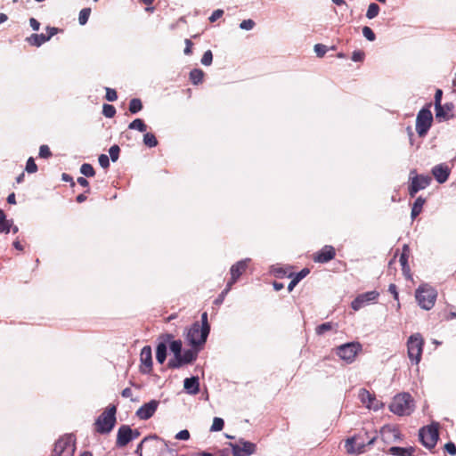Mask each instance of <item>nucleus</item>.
Here are the masks:
<instances>
[{
	"instance_id": "20",
	"label": "nucleus",
	"mask_w": 456,
	"mask_h": 456,
	"mask_svg": "<svg viewBox=\"0 0 456 456\" xmlns=\"http://www.w3.org/2000/svg\"><path fill=\"white\" fill-rule=\"evenodd\" d=\"M336 256L335 248L332 246L326 245L314 256V261L316 263H328L332 260Z\"/></svg>"
},
{
	"instance_id": "47",
	"label": "nucleus",
	"mask_w": 456,
	"mask_h": 456,
	"mask_svg": "<svg viewBox=\"0 0 456 456\" xmlns=\"http://www.w3.org/2000/svg\"><path fill=\"white\" fill-rule=\"evenodd\" d=\"M328 48L326 45L322 44H316L314 45V52L318 57H323L327 53Z\"/></svg>"
},
{
	"instance_id": "5",
	"label": "nucleus",
	"mask_w": 456,
	"mask_h": 456,
	"mask_svg": "<svg viewBox=\"0 0 456 456\" xmlns=\"http://www.w3.org/2000/svg\"><path fill=\"white\" fill-rule=\"evenodd\" d=\"M419 437L421 444L427 449L434 448L439 438L438 424L432 423L429 426L421 428L419 431Z\"/></svg>"
},
{
	"instance_id": "50",
	"label": "nucleus",
	"mask_w": 456,
	"mask_h": 456,
	"mask_svg": "<svg viewBox=\"0 0 456 456\" xmlns=\"http://www.w3.org/2000/svg\"><path fill=\"white\" fill-rule=\"evenodd\" d=\"M98 161L102 168H108L110 167V158L105 154H101Z\"/></svg>"
},
{
	"instance_id": "13",
	"label": "nucleus",
	"mask_w": 456,
	"mask_h": 456,
	"mask_svg": "<svg viewBox=\"0 0 456 456\" xmlns=\"http://www.w3.org/2000/svg\"><path fill=\"white\" fill-rule=\"evenodd\" d=\"M379 293L376 290L368 291L358 295L351 303V307L354 311L360 310L362 307L377 301Z\"/></svg>"
},
{
	"instance_id": "18",
	"label": "nucleus",
	"mask_w": 456,
	"mask_h": 456,
	"mask_svg": "<svg viewBox=\"0 0 456 456\" xmlns=\"http://www.w3.org/2000/svg\"><path fill=\"white\" fill-rule=\"evenodd\" d=\"M442 95L443 91L441 89H437L435 94V110H436V118H445V114L444 113V109H446L449 111H452L453 104L452 103H445L442 105Z\"/></svg>"
},
{
	"instance_id": "58",
	"label": "nucleus",
	"mask_w": 456,
	"mask_h": 456,
	"mask_svg": "<svg viewBox=\"0 0 456 456\" xmlns=\"http://www.w3.org/2000/svg\"><path fill=\"white\" fill-rule=\"evenodd\" d=\"M29 24H30V27L32 28L33 30H35V31L39 30L40 23L35 18H30L29 19Z\"/></svg>"
},
{
	"instance_id": "53",
	"label": "nucleus",
	"mask_w": 456,
	"mask_h": 456,
	"mask_svg": "<svg viewBox=\"0 0 456 456\" xmlns=\"http://www.w3.org/2000/svg\"><path fill=\"white\" fill-rule=\"evenodd\" d=\"M223 14H224V11L222 9H216L212 12V14L210 15L208 20L210 22H215L219 18H221L223 16Z\"/></svg>"
},
{
	"instance_id": "29",
	"label": "nucleus",
	"mask_w": 456,
	"mask_h": 456,
	"mask_svg": "<svg viewBox=\"0 0 456 456\" xmlns=\"http://www.w3.org/2000/svg\"><path fill=\"white\" fill-rule=\"evenodd\" d=\"M128 128L131 130H137L139 132H145L147 130V126L142 119L135 118L128 125Z\"/></svg>"
},
{
	"instance_id": "51",
	"label": "nucleus",
	"mask_w": 456,
	"mask_h": 456,
	"mask_svg": "<svg viewBox=\"0 0 456 456\" xmlns=\"http://www.w3.org/2000/svg\"><path fill=\"white\" fill-rule=\"evenodd\" d=\"M175 439L187 441L190 439V432L187 429H183L175 435Z\"/></svg>"
},
{
	"instance_id": "11",
	"label": "nucleus",
	"mask_w": 456,
	"mask_h": 456,
	"mask_svg": "<svg viewBox=\"0 0 456 456\" xmlns=\"http://www.w3.org/2000/svg\"><path fill=\"white\" fill-rule=\"evenodd\" d=\"M233 456H250L255 453L256 445L251 442L240 439L236 443H229Z\"/></svg>"
},
{
	"instance_id": "46",
	"label": "nucleus",
	"mask_w": 456,
	"mask_h": 456,
	"mask_svg": "<svg viewBox=\"0 0 456 456\" xmlns=\"http://www.w3.org/2000/svg\"><path fill=\"white\" fill-rule=\"evenodd\" d=\"M105 90H106L105 98L108 102H114L117 100L118 94H117L116 90L110 88V87H106Z\"/></svg>"
},
{
	"instance_id": "57",
	"label": "nucleus",
	"mask_w": 456,
	"mask_h": 456,
	"mask_svg": "<svg viewBox=\"0 0 456 456\" xmlns=\"http://www.w3.org/2000/svg\"><path fill=\"white\" fill-rule=\"evenodd\" d=\"M46 31L48 33V35H46V37H49V40H50L54 35H56L58 33L59 29L54 27L47 26Z\"/></svg>"
},
{
	"instance_id": "2",
	"label": "nucleus",
	"mask_w": 456,
	"mask_h": 456,
	"mask_svg": "<svg viewBox=\"0 0 456 456\" xmlns=\"http://www.w3.org/2000/svg\"><path fill=\"white\" fill-rule=\"evenodd\" d=\"M389 409L399 416L410 415L414 410L412 397L408 393L395 395L389 405Z\"/></svg>"
},
{
	"instance_id": "12",
	"label": "nucleus",
	"mask_w": 456,
	"mask_h": 456,
	"mask_svg": "<svg viewBox=\"0 0 456 456\" xmlns=\"http://www.w3.org/2000/svg\"><path fill=\"white\" fill-rule=\"evenodd\" d=\"M199 349L191 348L185 350L178 359H170L168 361V367L171 369H179L184 364L191 363L198 356Z\"/></svg>"
},
{
	"instance_id": "10",
	"label": "nucleus",
	"mask_w": 456,
	"mask_h": 456,
	"mask_svg": "<svg viewBox=\"0 0 456 456\" xmlns=\"http://www.w3.org/2000/svg\"><path fill=\"white\" fill-rule=\"evenodd\" d=\"M410 178L411 180L409 186V194L411 197H414L419 191L428 187L431 182V178L428 175H416L415 170L411 171Z\"/></svg>"
},
{
	"instance_id": "63",
	"label": "nucleus",
	"mask_w": 456,
	"mask_h": 456,
	"mask_svg": "<svg viewBox=\"0 0 456 456\" xmlns=\"http://www.w3.org/2000/svg\"><path fill=\"white\" fill-rule=\"evenodd\" d=\"M77 183L82 187H88V185H89L88 181L85 177H78L77 178Z\"/></svg>"
},
{
	"instance_id": "3",
	"label": "nucleus",
	"mask_w": 456,
	"mask_h": 456,
	"mask_svg": "<svg viewBox=\"0 0 456 456\" xmlns=\"http://www.w3.org/2000/svg\"><path fill=\"white\" fill-rule=\"evenodd\" d=\"M415 297L421 308L430 310L436 303L437 292L434 288L423 285L417 289Z\"/></svg>"
},
{
	"instance_id": "64",
	"label": "nucleus",
	"mask_w": 456,
	"mask_h": 456,
	"mask_svg": "<svg viewBox=\"0 0 456 456\" xmlns=\"http://www.w3.org/2000/svg\"><path fill=\"white\" fill-rule=\"evenodd\" d=\"M121 395H122L123 397L128 398V397L132 396L133 393H132V390L129 387H126V388H125L122 391Z\"/></svg>"
},
{
	"instance_id": "36",
	"label": "nucleus",
	"mask_w": 456,
	"mask_h": 456,
	"mask_svg": "<svg viewBox=\"0 0 456 456\" xmlns=\"http://www.w3.org/2000/svg\"><path fill=\"white\" fill-rule=\"evenodd\" d=\"M224 421L222 418L215 417L213 419V424L210 428L211 432L221 431L224 428Z\"/></svg>"
},
{
	"instance_id": "25",
	"label": "nucleus",
	"mask_w": 456,
	"mask_h": 456,
	"mask_svg": "<svg viewBox=\"0 0 456 456\" xmlns=\"http://www.w3.org/2000/svg\"><path fill=\"white\" fill-rule=\"evenodd\" d=\"M26 40L30 45L39 47L49 41V37H46L45 34H32Z\"/></svg>"
},
{
	"instance_id": "37",
	"label": "nucleus",
	"mask_w": 456,
	"mask_h": 456,
	"mask_svg": "<svg viewBox=\"0 0 456 456\" xmlns=\"http://www.w3.org/2000/svg\"><path fill=\"white\" fill-rule=\"evenodd\" d=\"M90 13H91L90 8H84L80 11L79 16H78V22L80 25H85L87 22Z\"/></svg>"
},
{
	"instance_id": "26",
	"label": "nucleus",
	"mask_w": 456,
	"mask_h": 456,
	"mask_svg": "<svg viewBox=\"0 0 456 456\" xmlns=\"http://www.w3.org/2000/svg\"><path fill=\"white\" fill-rule=\"evenodd\" d=\"M167 358V345L166 341L158 344L156 348V359L158 362L162 364Z\"/></svg>"
},
{
	"instance_id": "35",
	"label": "nucleus",
	"mask_w": 456,
	"mask_h": 456,
	"mask_svg": "<svg viewBox=\"0 0 456 456\" xmlns=\"http://www.w3.org/2000/svg\"><path fill=\"white\" fill-rule=\"evenodd\" d=\"M80 173L86 177H92L95 175L93 166L88 163H85L81 166Z\"/></svg>"
},
{
	"instance_id": "17",
	"label": "nucleus",
	"mask_w": 456,
	"mask_h": 456,
	"mask_svg": "<svg viewBox=\"0 0 456 456\" xmlns=\"http://www.w3.org/2000/svg\"><path fill=\"white\" fill-rule=\"evenodd\" d=\"M133 433L134 430L129 426L122 425L118 430L117 445L118 447L126 446L129 442L134 440Z\"/></svg>"
},
{
	"instance_id": "52",
	"label": "nucleus",
	"mask_w": 456,
	"mask_h": 456,
	"mask_svg": "<svg viewBox=\"0 0 456 456\" xmlns=\"http://www.w3.org/2000/svg\"><path fill=\"white\" fill-rule=\"evenodd\" d=\"M310 273L308 268H304L300 272L295 274L293 279L298 283L302 279H304Z\"/></svg>"
},
{
	"instance_id": "9",
	"label": "nucleus",
	"mask_w": 456,
	"mask_h": 456,
	"mask_svg": "<svg viewBox=\"0 0 456 456\" xmlns=\"http://www.w3.org/2000/svg\"><path fill=\"white\" fill-rule=\"evenodd\" d=\"M360 350L361 345L359 343L350 342L338 346L336 354L346 362H352Z\"/></svg>"
},
{
	"instance_id": "30",
	"label": "nucleus",
	"mask_w": 456,
	"mask_h": 456,
	"mask_svg": "<svg viewBox=\"0 0 456 456\" xmlns=\"http://www.w3.org/2000/svg\"><path fill=\"white\" fill-rule=\"evenodd\" d=\"M204 72L200 69H194L190 72V79L193 85L202 82Z\"/></svg>"
},
{
	"instance_id": "60",
	"label": "nucleus",
	"mask_w": 456,
	"mask_h": 456,
	"mask_svg": "<svg viewBox=\"0 0 456 456\" xmlns=\"http://www.w3.org/2000/svg\"><path fill=\"white\" fill-rule=\"evenodd\" d=\"M273 273L277 276V277H283L284 275H286V272L283 270L282 267H273Z\"/></svg>"
},
{
	"instance_id": "41",
	"label": "nucleus",
	"mask_w": 456,
	"mask_h": 456,
	"mask_svg": "<svg viewBox=\"0 0 456 456\" xmlns=\"http://www.w3.org/2000/svg\"><path fill=\"white\" fill-rule=\"evenodd\" d=\"M332 329V323L331 322H324L320 325H318L315 329L317 335H323L325 332L330 330Z\"/></svg>"
},
{
	"instance_id": "54",
	"label": "nucleus",
	"mask_w": 456,
	"mask_h": 456,
	"mask_svg": "<svg viewBox=\"0 0 456 456\" xmlns=\"http://www.w3.org/2000/svg\"><path fill=\"white\" fill-rule=\"evenodd\" d=\"M383 432L384 433H386V432L391 433L393 437L395 438V440L400 438V433H399L398 429H396L395 428L385 427V428H383Z\"/></svg>"
},
{
	"instance_id": "27",
	"label": "nucleus",
	"mask_w": 456,
	"mask_h": 456,
	"mask_svg": "<svg viewBox=\"0 0 456 456\" xmlns=\"http://www.w3.org/2000/svg\"><path fill=\"white\" fill-rule=\"evenodd\" d=\"M425 204V199L419 197L416 199L411 208V217L415 219L422 211L423 205Z\"/></svg>"
},
{
	"instance_id": "38",
	"label": "nucleus",
	"mask_w": 456,
	"mask_h": 456,
	"mask_svg": "<svg viewBox=\"0 0 456 456\" xmlns=\"http://www.w3.org/2000/svg\"><path fill=\"white\" fill-rule=\"evenodd\" d=\"M102 114L106 117V118H113L116 114V109L113 105H110V104H103L102 106Z\"/></svg>"
},
{
	"instance_id": "45",
	"label": "nucleus",
	"mask_w": 456,
	"mask_h": 456,
	"mask_svg": "<svg viewBox=\"0 0 456 456\" xmlns=\"http://www.w3.org/2000/svg\"><path fill=\"white\" fill-rule=\"evenodd\" d=\"M26 171L29 174L36 173L37 171V166L32 157L28 158L26 164Z\"/></svg>"
},
{
	"instance_id": "32",
	"label": "nucleus",
	"mask_w": 456,
	"mask_h": 456,
	"mask_svg": "<svg viewBox=\"0 0 456 456\" xmlns=\"http://www.w3.org/2000/svg\"><path fill=\"white\" fill-rule=\"evenodd\" d=\"M143 143L150 148H153L158 145V140L154 134L146 133L143 135Z\"/></svg>"
},
{
	"instance_id": "24",
	"label": "nucleus",
	"mask_w": 456,
	"mask_h": 456,
	"mask_svg": "<svg viewBox=\"0 0 456 456\" xmlns=\"http://www.w3.org/2000/svg\"><path fill=\"white\" fill-rule=\"evenodd\" d=\"M389 453L394 456H414L415 448L410 447H399L392 446L388 450Z\"/></svg>"
},
{
	"instance_id": "8",
	"label": "nucleus",
	"mask_w": 456,
	"mask_h": 456,
	"mask_svg": "<svg viewBox=\"0 0 456 456\" xmlns=\"http://www.w3.org/2000/svg\"><path fill=\"white\" fill-rule=\"evenodd\" d=\"M364 436H368L367 442L363 440L362 434L355 435L353 437L348 438L346 440V449L348 453H361L363 452V448L366 445L373 444L375 440L377 439L376 435L370 437L367 432L364 433Z\"/></svg>"
},
{
	"instance_id": "21",
	"label": "nucleus",
	"mask_w": 456,
	"mask_h": 456,
	"mask_svg": "<svg viewBox=\"0 0 456 456\" xmlns=\"http://www.w3.org/2000/svg\"><path fill=\"white\" fill-rule=\"evenodd\" d=\"M358 396L361 402L365 404L367 408L373 409L374 411L379 409V402L368 390L364 388L360 389Z\"/></svg>"
},
{
	"instance_id": "61",
	"label": "nucleus",
	"mask_w": 456,
	"mask_h": 456,
	"mask_svg": "<svg viewBox=\"0 0 456 456\" xmlns=\"http://www.w3.org/2000/svg\"><path fill=\"white\" fill-rule=\"evenodd\" d=\"M388 291L394 296L395 299H398L397 289L395 284H390L388 287Z\"/></svg>"
},
{
	"instance_id": "34",
	"label": "nucleus",
	"mask_w": 456,
	"mask_h": 456,
	"mask_svg": "<svg viewBox=\"0 0 456 456\" xmlns=\"http://www.w3.org/2000/svg\"><path fill=\"white\" fill-rule=\"evenodd\" d=\"M379 10V6L377 4H370L366 12V17L370 20L374 19L375 17L378 16Z\"/></svg>"
},
{
	"instance_id": "23",
	"label": "nucleus",
	"mask_w": 456,
	"mask_h": 456,
	"mask_svg": "<svg viewBox=\"0 0 456 456\" xmlns=\"http://www.w3.org/2000/svg\"><path fill=\"white\" fill-rule=\"evenodd\" d=\"M184 389L190 395H197L200 392V381L198 377L186 378L183 380Z\"/></svg>"
},
{
	"instance_id": "22",
	"label": "nucleus",
	"mask_w": 456,
	"mask_h": 456,
	"mask_svg": "<svg viewBox=\"0 0 456 456\" xmlns=\"http://www.w3.org/2000/svg\"><path fill=\"white\" fill-rule=\"evenodd\" d=\"M250 262V258H245L232 265L230 268L231 276H234V279H239L240 276L247 270Z\"/></svg>"
},
{
	"instance_id": "15",
	"label": "nucleus",
	"mask_w": 456,
	"mask_h": 456,
	"mask_svg": "<svg viewBox=\"0 0 456 456\" xmlns=\"http://www.w3.org/2000/svg\"><path fill=\"white\" fill-rule=\"evenodd\" d=\"M159 405V401L158 400H151L150 402L144 403L142 405L137 411H136V416L142 420H147L150 418H151L155 411H157L158 407Z\"/></svg>"
},
{
	"instance_id": "39",
	"label": "nucleus",
	"mask_w": 456,
	"mask_h": 456,
	"mask_svg": "<svg viewBox=\"0 0 456 456\" xmlns=\"http://www.w3.org/2000/svg\"><path fill=\"white\" fill-rule=\"evenodd\" d=\"M409 253H410L409 246L404 244L403 247V252L401 253V256L399 258V262H400L401 265H406V264H408Z\"/></svg>"
},
{
	"instance_id": "6",
	"label": "nucleus",
	"mask_w": 456,
	"mask_h": 456,
	"mask_svg": "<svg viewBox=\"0 0 456 456\" xmlns=\"http://www.w3.org/2000/svg\"><path fill=\"white\" fill-rule=\"evenodd\" d=\"M429 107L430 105L422 108L417 114L416 132L419 137L426 136L433 123V115Z\"/></svg>"
},
{
	"instance_id": "33",
	"label": "nucleus",
	"mask_w": 456,
	"mask_h": 456,
	"mask_svg": "<svg viewBox=\"0 0 456 456\" xmlns=\"http://www.w3.org/2000/svg\"><path fill=\"white\" fill-rule=\"evenodd\" d=\"M142 101L138 98H133L129 102V111L132 114H135L142 110Z\"/></svg>"
},
{
	"instance_id": "44",
	"label": "nucleus",
	"mask_w": 456,
	"mask_h": 456,
	"mask_svg": "<svg viewBox=\"0 0 456 456\" xmlns=\"http://www.w3.org/2000/svg\"><path fill=\"white\" fill-rule=\"evenodd\" d=\"M212 61H213L212 52L210 50L206 51L201 58V61H200L202 65L209 66V65H211Z\"/></svg>"
},
{
	"instance_id": "43",
	"label": "nucleus",
	"mask_w": 456,
	"mask_h": 456,
	"mask_svg": "<svg viewBox=\"0 0 456 456\" xmlns=\"http://www.w3.org/2000/svg\"><path fill=\"white\" fill-rule=\"evenodd\" d=\"M362 35L367 40L370 42L376 39L375 33L370 27L365 26L362 28Z\"/></svg>"
},
{
	"instance_id": "4",
	"label": "nucleus",
	"mask_w": 456,
	"mask_h": 456,
	"mask_svg": "<svg viewBox=\"0 0 456 456\" xmlns=\"http://www.w3.org/2000/svg\"><path fill=\"white\" fill-rule=\"evenodd\" d=\"M423 346L424 340L419 333H414L409 337L407 341L408 357L415 364L420 362Z\"/></svg>"
},
{
	"instance_id": "31",
	"label": "nucleus",
	"mask_w": 456,
	"mask_h": 456,
	"mask_svg": "<svg viewBox=\"0 0 456 456\" xmlns=\"http://www.w3.org/2000/svg\"><path fill=\"white\" fill-rule=\"evenodd\" d=\"M200 328L203 329V334H202V338H203V340L205 338H208V336L209 334V331H210V326L208 322V313L207 312H204L202 314H201V325H200Z\"/></svg>"
},
{
	"instance_id": "19",
	"label": "nucleus",
	"mask_w": 456,
	"mask_h": 456,
	"mask_svg": "<svg viewBox=\"0 0 456 456\" xmlns=\"http://www.w3.org/2000/svg\"><path fill=\"white\" fill-rule=\"evenodd\" d=\"M450 168L445 163H441L433 167L431 173L437 183H444L450 175Z\"/></svg>"
},
{
	"instance_id": "62",
	"label": "nucleus",
	"mask_w": 456,
	"mask_h": 456,
	"mask_svg": "<svg viewBox=\"0 0 456 456\" xmlns=\"http://www.w3.org/2000/svg\"><path fill=\"white\" fill-rule=\"evenodd\" d=\"M227 294L224 293V291L223 290L219 296L217 297V298L215 300V304L216 305H221L225 297Z\"/></svg>"
},
{
	"instance_id": "40",
	"label": "nucleus",
	"mask_w": 456,
	"mask_h": 456,
	"mask_svg": "<svg viewBox=\"0 0 456 456\" xmlns=\"http://www.w3.org/2000/svg\"><path fill=\"white\" fill-rule=\"evenodd\" d=\"M119 152H120V148L117 144H114L110 148L109 153H110V158L112 162H115L118 159Z\"/></svg>"
},
{
	"instance_id": "1",
	"label": "nucleus",
	"mask_w": 456,
	"mask_h": 456,
	"mask_svg": "<svg viewBox=\"0 0 456 456\" xmlns=\"http://www.w3.org/2000/svg\"><path fill=\"white\" fill-rule=\"evenodd\" d=\"M117 408L115 405L109 406L95 420V430L99 434H109L116 424Z\"/></svg>"
},
{
	"instance_id": "49",
	"label": "nucleus",
	"mask_w": 456,
	"mask_h": 456,
	"mask_svg": "<svg viewBox=\"0 0 456 456\" xmlns=\"http://www.w3.org/2000/svg\"><path fill=\"white\" fill-rule=\"evenodd\" d=\"M12 228V220H5L0 224V232L9 233Z\"/></svg>"
},
{
	"instance_id": "59",
	"label": "nucleus",
	"mask_w": 456,
	"mask_h": 456,
	"mask_svg": "<svg viewBox=\"0 0 456 456\" xmlns=\"http://www.w3.org/2000/svg\"><path fill=\"white\" fill-rule=\"evenodd\" d=\"M192 43L190 39H185V48L183 50L184 54L189 55L191 53Z\"/></svg>"
},
{
	"instance_id": "56",
	"label": "nucleus",
	"mask_w": 456,
	"mask_h": 456,
	"mask_svg": "<svg viewBox=\"0 0 456 456\" xmlns=\"http://www.w3.org/2000/svg\"><path fill=\"white\" fill-rule=\"evenodd\" d=\"M364 59V53L362 51H354L352 54V60L354 61H362Z\"/></svg>"
},
{
	"instance_id": "55",
	"label": "nucleus",
	"mask_w": 456,
	"mask_h": 456,
	"mask_svg": "<svg viewBox=\"0 0 456 456\" xmlns=\"http://www.w3.org/2000/svg\"><path fill=\"white\" fill-rule=\"evenodd\" d=\"M445 451L451 455H456V445L452 442H448L444 445Z\"/></svg>"
},
{
	"instance_id": "42",
	"label": "nucleus",
	"mask_w": 456,
	"mask_h": 456,
	"mask_svg": "<svg viewBox=\"0 0 456 456\" xmlns=\"http://www.w3.org/2000/svg\"><path fill=\"white\" fill-rule=\"evenodd\" d=\"M255 26L256 22L251 19L244 20L239 25L240 28L243 30H251Z\"/></svg>"
},
{
	"instance_id": "14",
	"label": "nucleus",
	"mask_w": 456,
	"mask_h": 456,
	"mask_svg": "<svg viewBox=\"0 0 456 456\" xmlns=\"http://www.w3.org/2000/svg\"><path fill=\"white\" fill-rule=\"evenodd\" d=\"M202 334L203 329L200 328V324L198 322H196L189 329L186 335V339L188 340L191 346H200L205 344L207 341V338L203 340Z\"/></svg>"
},
{
	"instance_id": "7",
	"label": "nucleus",
	"mask_w": 456,
	"mask_h": 456,
	"mask_svg": "<svg viewBox=\"0 0 456 456\" xmlns=\"http://www.w3.org/2000/svg\"><path fill=\"white\" fill-rule=\"evenodd\" d=\"M75 452V438L72 435H65L54 444L53 456H73Z\"/></svg>"
},
{
	"instance_id": "28",
	"label": "nucleus",
	"mask_w": 456,
	"mask_h": 456,
	"mask_svg": "<svg viewBox=\"0 0 456 456\" xmlns=\"http://www.w3.org/2000/svg\"><path fill=\"white\" fill-rule=\"evenodd\" d=\"M182 341L181 340H172L169 344L170 351L174 354V359H178L182 354Z\"/></svg>"
},
{
	"instance_id": "16",
	"label": "nucleus",
	"mask_w": 456,
	"mask_h": 456,
	"mask_svg": "<svg viewBox=\"0 0 456 456\" xmlns=\"http://www.w3.org/2000/svg\"><path fill=\"white\" fill-rule=\"evenodd\" d=\"M141 367L140 370L143 374H148L152 370V351L150 346H145L142 348L140 354Z\"/></svg>"
},
{
	"instance_id": "48",
	"label": "nucleus",
	"mask_w": 456,
	"mask_h": 456,
	"mask_svg": "<svg viewBox=\"0 0 456 456\" xmlns=\"http://www.w3.org/2000/svg\"><path fill=\"white\" fill-rule=\"evenodd\" d=\"M52 156V152L47 145H41L39 148V157L48 159Z\"/></svg>"
}]
</instances>
